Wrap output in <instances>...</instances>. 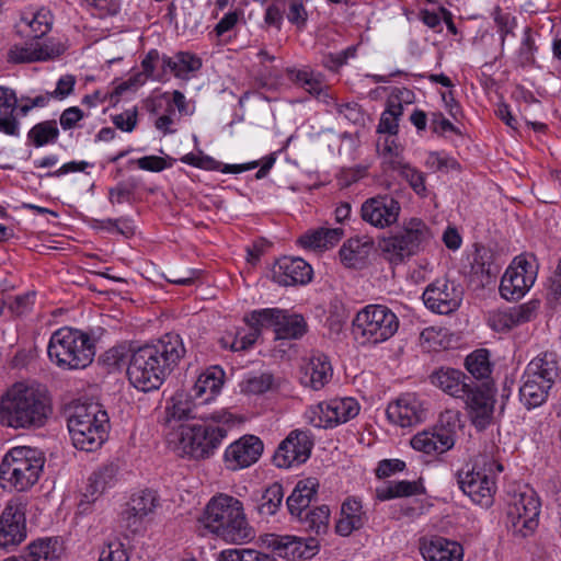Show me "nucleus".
Instances as JSON below:
<instances>
[{
  "label": "nucleus",
  "mask_w": 561,
  "mask_h": 561,
  "mask_svg": "<svg viewBox=\"0 0 561 561\" xmlns=\"http://www.w3.org/2000/svg\"><path fill=\"white\" fill-rule=\"evenodd\" d=\"M22 23L28 28L27 36L38 41L51 30L53 15L48 10L41 9L33 14L32 19L23 18Z\"/></svg>",
  "instance_id": "nucleus-43"
},
{
  "label": "nucleus",
  "mask_w": 561,
  "mask_h": 561,
  "mask_svg": "<svg viewBox=\"0 0 561 561\" xmlns=\"http://www.w3.org/2000/svg\"><path fill=\"white\" fill-rule=\"evenodd\" d=\"M465 366L474 379L481 381L480 385L488 382L492 388L493 394L495 393L493 382L491 381L492 365L488 350L480 348L469 354L466 357Z\"/></svg>",
  "instance_id": "nucleus-37"
},
{
  "label": "nucleus",
  "mask_w": 561,
  "mask_h": 561,
  "mask_svg": "<svg viewBox=\"0 0 561 561\" xmlns=\"http://www.w3.org/2000/svg\"><path fill=\"white\" fill-rule=\"evenodd\" d=\"M49 413L50 404L46 393L24 382L14 383L0 401V423L8 427H41Z\"/></svg>",
  "instance_id": "nucleus-3"
},
{
  "label": "nucleus",
  "mask_w": 561,
  "mask_h": 561,
  "mask_svg": "<svg viewBox=\"0 0 561 561\" xmlns=\"http://www.w3.org/2000/svg\"><path fill=\"white\" fill-rule=\"evenodd\" d=\"M537 264L533 255H517L501 279L500 293L506 300L520 299L534 285Z\"/></svg>",
  "instance_id": "nucleus-14"
},
{
  "label": "nucleus",
  "mask_w": 561,
  "mask_h": 561,
  "mask_svg": "<svg viewBox=\"0 0 561 561\" xmlns=\"http://www.w3.org/2000/svg\"><path fill=\"white\" fill-rule=\"evenodd\" d=\"M185 353L183 340L175 333H167L154 343L138 347L127 367L130 383L144 392L159 389Z\"/></svg>",
  "instance_id": "nucleus-1"
},
{
  "label": "nucleus",
  "mask_w": 561,
  "mask_h": 561,
  "mask_svg": "<svg viewBox=\"0 0 561 561\" xmlns=\"http://www.w3.org/2000/svg\"><path fill=\"white\" fill-rule=\"evenodd\" d=\"M304 89L325 103H329V100L333 101V98L329 95L328 87L323 84L320 76L314 75V72H311L308 83L304 85Z\"/></svg>",
  "instance_id": "nucleus-53"
},
{
  "label": "nucleus",
  "mask_w": 561,
  "mask_h": 561,
  "mask_svg": "<svg viewBox=\"0 0 561 561\" xmlns=\"http://www.w3.org/2000/svg\"><path fill=\"white\" fill-rule=\"evenodd\" d=\"M367 518L363 512L359 501L347 499L341 507V516L335 525V530L341 536H350L353 531L360 529Z\"/></svg>",
  "instance_id": "nucleus-33"
},
{
  "label": "nucleus",
  "mask_w": 561,
  "mask_h": 561,
  "mask_svg": "<svg viewBox=\"0 0 561 561\" xmlns=\"http://www.w3.org/2000/svg\"><path fill=\"white\" fill-rule=\"evenodd\" d=\"M334 104L336 111L353 124L364 123V114L362 112L360 106L357 103Z\"/></svg>",
  "instance_id": "nucleus-56"
},
{
  "label": "nucleus",
  "mask_w": 561,
  "mask_h": 561,
  "mask_svg": "<svg viewBox=\"0 0 561 561\" xmlns=\"http://www.w3.org/2000/svg\"><path fill=\"white\" fill-rule=\"evenodd\" d=\"M460 426V413L456 410H446L439 415L437 424L434 426L439 433L447 432L455 440L457 428Z\"/></svg>",
  "instance_id": "nucleus-50"
},
{
  "label": "nucleus",
  "mask_w": 561,
  "mask_h": 561,
  "mask_svg": "<svg viewBox=\"0 0 561 561\" xmlns=\"http://www.w3.org/2000/svg\"><path fill=\"white\" fill-rule=\"evenodd\" d=\"M403 114V106L399 98H391L388 101L387 108L381 114L377 131L380 134H388L396 136L398 133V121Z\"/></svg>",
  "instance_id": "nucleus-42"
},
{
  "label": "nucleus",
  "mask_w": 561,
  "mask_h": 561,
  "mask_svg": "<svg viewBox=\"0 0 561 561\" xmlns=\"http://www.w3.org/2000/svg\"><path fill=\"white\" fill-rule=\"evenodd\" d=\"M114 125L123 131H131L137 124L136 110L126 111L113 117Z\"/></svg>",
  "instance_id": "nucleus-64"
},
{
  "label": "nucleus",
  "mask_w": 561,
  "mask_h": 561,
  "mask_svg": "<svg viewBox=\"0 0 561 561\" xmlns=\"http://www.w3.org/2000/svg\"><path fill=\"white\" fill-rule=\"evenodd\" d=\"M162 67H168L175 77L185 79L188 72L197 71L202 67V60L194 54L180 51L174 58L163 55Z\"/></svg>",
  "instance_id": "nucleus-38"
},
{
  "label": "nucleus",
  "mask_w": 561,
  "mask_h": 561,
  "mask_svg": "<svg viewBox=\"0 0 561 561\" xmlns=\"http://www.w3.org/2000/svg\"><path fill=\"white\" fill-rule=\"evenodd\" d=\"M158 505L156 492L144 490L133 495L128 507L122 513V522L131 533L142 528V520L152 514Z\"/></svg>",
  "instance_id": "nucleus-25"
},
{
  "label": "nucleus",
  "mask_w": 561,
  "mask_h": 561,
  "mask_svg": "<svg viewBox=\"0 0 561 561\" xmlns=\"http://www.w3.org/2000/svg\"><path fill=\"white\" fill-rule=\"evenodd\" d=\"M142 72L146 78L162 81L169 70L168 67H162V56L156 49L148 51L141 61Z\"/></svg>",
  "instance_id": "nucleus-48"
},
{
  "label": "nucleus",
  "mask_w": 561,
  "mask_h": 561,
  "mask_svg": "<svg viewBox=\"0 0 561 561\" xmlns=\"http://www.w3.org/2000/svg\"><path fill=\"white\" fill-rule=\"evenodd\" d=\"M249 321V330L234 329L227 331L220 339L219 343L222 348H228L232 352L244 351L251 347L256 341L260 330L251 321V317L247 319Z\"/></svg>",
  "instance_id": "nucleus-35"
},
{
  "label": "nucleus",
  "mask_w": 561,
  "mask_h": 561,
  "mask_svg": "<svg viewBox=\"0 0 561 561\" xmlns=\"http://www.w3.org/2000/svg\"><path fill=\"white\" fill-rule=\"evenodd\" d=\"M489 323L495 331H506L515 328L510 309L492 313L489 317Z\"/></svg>",
  "instance_id": "nucleus-58"
},
{
  "label": "nucleus",
  "mask_w": 561,
  "mask_h": 561,
  "mask_svg": "<svg viewBox=\"0 0 561 561\" xmlns=\"http://www.w3.org/2000/svg\"><path fill=\"white\" fill-rule=\"evenodd\" d=\"M64 547L57 538L38 539L30 543L22 561H60Z\"/></svg>",
  "instance_id": "nucleus-34"
},
{
  "label": "nucleus",
  "mask_w": 561,
  "mask_h": 561,
  "mask_svg": "<svg viewBox=\"0 0 561 561\" xmlns=\"http://www.w3.org/2000/svg\"><path fill=\"white\" fill-rule=\"evenodd\" d=\"M474 262L481 266V272L486 275H496L501 267L495 262L493 252L485 248L477 250Z\"/></svg>",
  "instance_id": "nucleus-52"
},
{
  "label": "nucleus",
  "mask_w": 561,
  "mask_h": 561,
  "mask_svg": "<svg viewBox=\"0 0 561 561\" xmlns=\"http://www.w3.org/2000/svg\"><path fill=\"white\" fill-rule=\"evenodd\" d=\"M118 467L114 463L101 466L92 472L88 479V484L83 493V502H95L108 488L116 483Z\"/></svg>",
  "instance_id": "nucleus-31"
},
{
  "label": "nucleus",
  "mask_w": 561,
  "mask_h": 561,
  "mask_svg": "<svg viewBox=\"0 0 561 561\" xmlns=\"http://www.w3.org/2000/svg\"><path fill=\"white\" fill-rule=\"evenodd\" d=\"M399 174L407 180L411 188L421 196L426 194L425 175L423 172L407 163L399 171Z\"/></svg>",
  "instance_id": "nucleus-49"
},
{
  "label": "nucleus",
  "mask_w": 561,
  "mask_h": 561,
  "mask_svg": "<svg viewBox=\"0 0 561 561\" xmlns=\"http://www.w3.org/2000/svg\"><path fill=\"white\" fill-rule=\"evenodd\" d=\"M191 393L184 391L175 392L165 408L167 421L182 422L190 419L208 420V414L201 412V403Z\"/></svg>",
  "instance_id": "nucleus-27"
},
{
  "label": "nucleus",
  "mask_w": 561,
  "mask_h": 561,
  "mask_svg": "<svg viewBox=\"0 0 561 561\" xmlns=\"http://www.w3.org/2000/svg\"><path fill=\"white\" fill-rule=\"evenodd\" d=\"M287 19L290 23L296 24L298 27H301L306 24L308 13L301 0L290 1Z\"/></svg>",
  "instance_id": "nucleus-55"
},
{
  "label": "nucleus",
  "mask_w": 561,
  "mask_h": 561,
  "mask_svg": "<svg viewBox=\"0 0 561 561\" xmlns=\"http://www.w3.org/2000/svg\"><path fill=\"white\" fill-rule=\"evenodd\" d=\"M455 440L447 432L439 433L434 426L415 434L411 438V446L417 451L424 454H443L451 449Z\"/></svg>",
  "instance_id": "nucleus-30"
},
{
  "label": "nucleus",
  "mask_w": 561,
  "mask_h": 561,
  "mask_svg": "<svg viewBox=\"0 0 561 561\" xmlns=\"http://www.w3.org/2000/svg\"><path fill=\"white\" fill-rule=\"evenodd\" d=\"M538 301H529L517 307L511 308L510 312L513 318V322L515 327L524 324L533 320L538 310Z\"/></svg>",
  "instance_id": "nucleus-51"
},
{
  "label": "nucleus",
  "mask_w": 561,
  "mask_h": 561,
  "mask_svg": "<svg viewBox=\"0 0 561 561\" xmlns=\"http://www.w3.org/2000/svg\"><path fill=\"white\" fill-rule=\"evenodd\" d=\"M462 296V288L454 280L438 278L426 287L423 301L432 311L449 314L459 308Z\"/></svg>",
  "instance_id": "nucleus-17"
},
{
  "label": "nucleus",
  "mask_w": 561,
  "mask_h": 561,
  "mask_svg": "<svg viewBox=\"0 0 561 561\" xmlns=\"http://www.w3.org/2000/svg\"><path fill=\"white\" fill-rule=\"evenodd\" d=\"M45 455L37 448L16 446L11 448L0 463V482L19 492L37 483L45 465Z\"/></svg>",
  "instance_id": "nucleus-9"
},
{
  "label": "nucleus",
  "mask_w": 561,
  "mask_h": 561,
  "mask_svg": "<svg viewBox=\"0 0 561 561\" xmlns=\"http://www.w3.org/2000/svg\"><path fill=\"white\" fill-rule=\"evenodd\" d=\"M305 419L317 428H333L329 401L309 407L305 412Z\"/></svg>",
  "instance_id": "nucleus-46"
},
{
  "label": "nucleus",
  "mask_w": 561,
  "mask_h": 561,
  "mask_svg": "<svg viewBox=\"0 0 561 561\" xmlns=\"http://www.w3.org/2000/svg\"><path fill=\"white\" fill-rule=\"evenodd\" d=\"M400 211V203L389 195H378L368 198L360 207L363 220L379 229L394 225L398 221Z\"/></svg>",
  "instance_id": "nucleus-21"
},
{
  "label": "nucleus",
  "mask_w": 561,
  "mask_h": 561,
  "mask_svg": "<svg viewBox=\"0 0 561 561\" xmlns=\"http://www.w3.org/2000/svg\"><path fill=\"white\" fill-rule=\"evenodd\" d=\"M299 243L301 247L307 248V249H312V250L325 249V243L323 242L322 228L301 236L299 238Z\"/></svg>",
  "instance_id": "nucleus-62"
},
{
  "label": "nucleus",
  "mask_w": 561,
  "mask_h": 561,
  "mask_svg": "<svg viewBox=\"0 0 561 561\" xmlns=\"http://www.w3.org/2000/svg\"><path fill=\"white\" fill-rule=\"evenodd\" d=\"M225 371L213 366L203 371L192 388V396L201 400V404H207L215 399L224 386Z\"/></svg>",
  "instance_id": "nucleus-29"
},
{
  "label": "nucleus",
  "mask_w": 561,
  "mask_h": 561,
  "mask_svg": "<svg viewBox=\"0 0 561 561\" xmlns=\"http://www.w3.org/2000/svg\"><path fill=\"white\" fill-rule=\"evenodd\" d=\"M263 543L279 558L288 560H307L319 550V541L313 537L305 539L291 535L266 534Z\"/></svg>",
  "instance_id": "nucleus-18"
},
{
  "label": "nucleus",
  "mask_w": 561,
  "mask_h": 561,
  "mask_svg": "<svg viewBox=\"0 0 561 561\" xmlns=\"http://www.w3.org/2000/svg\"><path fill=\"white\" fill-rule=\"evenodd\" d=\"M204 525L228 542L240 543L254 537L253 528L247 520L243 504L227 494L214 496L208 502Z\"/></svg>",
  "instance_id": "nucleus-4"
},
{
  "label": "nucleus",
  "mask_w": 561,
  "mask_h": 561,
  "mask_svg": "<svg viewBox=\"0 0 561 561\" xmlns=\"http://www.w3.org/2000/svg\"><path fill=\"white\" fill-rule=\"evenodd\" d=\"M26 538L24 505L9 502L0 516V548L10 550Z\"/></svg>",
  "instance_id": "nucleus-20"
},
{
  "label": "nucleus",
  "mask_w": 561,
  "mask_h": 561,
  "mask_svg": "<svg viewBox=\"0 0 561 561\" xmlns=\"http://www.w3.org/2000/svg\"><path fill=\"white\" fill-rule=\"evenodd\" d=\"M420 551L426 561H462V546L440 536L424 537L420 540Z\"/></svg>",
  "instance_id": "nucleus-26"
},
{
  "label": "nucleus",
  "mask_w": 561,
  "mask_h": 561,
  "mask_svg": "<svg viewBox=\"0 0 561 561\" xmlns=\"http://www.w3.org/2000/svg\"><path fill=\"white\" fill-rule=\"evenodd\" d=\"M284 490L282 484L275 482L271 484L262 495L259 513L262 516H273L282 506Z\"/></svg>",
  "instance_id": "nucleus-45"
},
{
  "label": "nucleus",
  "mask_w": 561,
  "mask_h": 561,
  "mask_svg": "<svg viewBox=\"0 0 561 561\" xmlns=\"http://www.w3.org/2000/svg\"><path fill=\"white\" fill-rule=\"evenodd\" d=\"M540 502L533 490L514 493L507 505V527L513 536L526 538L538 527Z\"/></svg>",
  "instance_id": "nucleus-13"
},
{
  "label": "nucleus",
  "mask_w": 561,
  "mask_h": 561,
  "mask_svg": "<svg viewBox=\"0 0 561 561\" xmlns=\"http://www.w3.org/2000/svg\"><path fill=\"white\" fill-rule=\"evenodd\" d=\"M251 321L260 331L261 328H274L278 339H299L307 332L302 316L278 308L255 310L251 313Z\"/></svg>",
  "instance_id": "nucleus-15"
},
{
  "label": "nucleus",
  "mask_w": 561,
  "mask_h": 561,
  "mask_svg": "<svg viewBox=\"0 0 561 561\" xmlns=\"http://www.w3.org/2000/svg\"><path fill=\"white\" fill-rule=\"evenodd\" d=\"M417 485L410 481H391L376 489V497L379 501H388L401 496H410L415 494Z\"/></svg>",
  "instance_id": "nucleus-44"
},
{
  "label": "nucleus",
  "mask_w": 561,
  "mask_h": 561,
  "mask_svg": "<svg viewBox=\"0 0 561 561\" xmlns=\"http://www.w3.org/2000/svg\"><path fill=\"white\" fill-rule=\"evenodd\" d=\"M330 510L327 505H320L313 510H307L298 516V520L309 533L323 535L329 527Z\"/></svg>",
  "instance_id": "nucleus-40"
},
{
  "label": "nucleus",
  "mask_w": 561,
  "mask_h": 561,
  "mask_svg": "<svg viewBox=\"0 0 561 561\" xmlns=\"http://www.w3.org/2000/svg\"><path fill=\"white\" fill-rule=\"evenodd\" d=\"M427 165L436 171L457 169L459 167L458 162L447 156H443L437 152H433L428 156Z\"/></svg>",
  "instance_id": "nucleus-59"
},
{
  "label": "nucleus",
  "mask_w": 561,
  "mask_h": 561,
  "mask_svg": "<svg viewBox=\"0 0 561 561\" xmlns=\"http://www.w3.org/2000/svg\"><path fill=\"white\" fill-rule=\"evenodd\" d=\"M503 471V466L490 454L474 457L471 468L457 474L459 488L471 501L484 507L493 503L496 490L495 477Z\"/></svg>",
  "instance_id": "nucleus-10"
},
{
  "label": "nucleus",
  "mask_w": 561,
  "mask_h": 561,
  "mask_svg": "<svg viewBox=\"0 0 561 561\" xmlns=\"http://www.w3.org/2000/svg\"><path fill=\"white\" fill-rule=\"evenodd\" d=\"M374 242L368 237L348 239L340 250V257L346 267H357L367 257Z\"/></svg>",
  "instance_id": "nucleus-36"
},
{
  "label": "nucleus",
  "mask_w": 561,
  "mask_h": 561,
  "mask_svg": "<svg viewBox=\"0 0 561 561\" xmlns=\"http://www.w3.org/2000/svg\"><path fill=\"white\" fill-rule=\"evenodd\" d=\"M319 483L316 479L308 478L297 482L291 494L287 497L286 504L291 516L298 517L309 508L311 501L316 497Z\"/></svg>",
  "instance_id": "nucleus-32"
},
{
  "label": "nucleus",
  "mask_w": 561,
  "mask_h": 561,
  "mask_svg": "<svg viewBox=\"0 0 561 561\" xmlns=\"http://www.w3.org/2000/svg\"><path fill=\"white\" fill-rule=\"evenodd\" d=\"M14 112H5L0 114V133L8 136H19L20 123L13 115Z\"/></svg>",
  "instance_id": "nucleus-63"
},
{
  "label": "nucleus",
  "mask_w": 561,
  "mask_h": 561,
  "mask_svg": "<svg viewBox=\"0 0 561 561\" xmlns=\"http://www.w3.org/2000/svg\"><path fill=\"white\" fill-rule=\"evenodd\" d=\"M99 561H128V554L121 542H112L102 550Z\"/></svg>",
  "instance_id": "nucleus-57"
},
{
  "label": "nucleus",
  "mask_w": 561,
  "mask_h": 561,
  "mask_svg": "<svg viewBox=\"0 0 561 561\" xmlns=\"http://www.w3.org/2000/svg\"><path fill=\"white\" fill-rule=\"evenodd\" d=\"M135 162L139 169L149 172H161L168 167L165 160L158 156H145L135 160Z\"/></svg>",
  "instance_id": "nucleus-60"
},
{
  "label": "nucleus",
  "mask_w": 561,
  "mask_h": 561,
  "mask_svg": "<svg viewBox=\"0 0 561 561\" xmlns=\"http://www.w3.org/2000/svg\"><path fill=\"white\" fill-rule=\"evenodd\" d=\"M263 449L264 445L259 437L244 435L226 449V467L230 470L248 468L259 460Z\"/></svg>",
  "instance_id": "nucleus-23"
},
{
  "label": "nucleus",
  "mask_w": 561,
  "mask_h": 561,
  "mask_svg": "<svg viewBox=\"0 0 561 561\" xmlns=\"http://www.w3.org/2000/svg\"><path fill=\"white\" fill-rule=\"evenodd\" d=\"M424 402L414 393H404L388 404V420L400 427H410L426 419Z\"/></svg>",
  "instance_id": "nucleus-22"
},
{
  "label": "nucleus",
  "mask_w": 561,
  "mask_h": 561,
  "mask_svg": "<svg viewBox=\"0 0 561 561\" xmlns=\"http://www.w3.org/2000/svg\"><path fill=\"white\" fill-rule=\"evenodd\" d=\"M67 426L77 449L94 451L106 440L110 419L100 403L78 402L69 411Z\"/></svg>",
  "instance_id": "nucleus-7"
},
{
  "label": "nucleus",
  "mask_w": 561,
  "mask_h": 561,
  "mask_svg": "<svg viewBox=\"0 0 561 561\" xmlns=\"http://www.w3.org/2000/svg\"><path fill=\"white\" fill-rule=\"evenodd\" d=\"M76 84V78L72 75L62 76L56 85V89L50 92V96L54 99L62 100L70 95Z\"/></svg>",
  "instance_id": "nucleus-61"
},
{
  "label": "nucleus",
  "mask_w": 561,
  "mask_h": 561,
  "mask_svg": "<svg viewBox=\"0 0 561 561\" xmlns=\"http://www.w3.org/2000/svg\"><path fill=\"white\" fill-rule=\"evenodd\" d=\"M272 278L282 286L304 285L311 280L312 268L301 257L283 256L274 264Z\"/></svg>",
  "instance_id": "nucleus-24"
},
{
  "label": "nucleus",
  "mask_w": 561,
  "mask_h": 561,
  "mask_svg": "<svg viewBox=\"0 0 561 561\" xmlns=\"http://www.w3.org/2000/svg\"><path fill=\"white\" fill-rule=\"evenodd\" d=\"M332 375L329 357L322 353H313L304 368L301 382L313 390H320L329 383Z\"/></svg>",
  "instance_id": "nucleus-28"
},
{
  "label": "nucleus",
  "mask_w": 561,
  "mask_h": 561,
  "mask_svg": "<svg viewBox=\"0 0 561 561\" xmlns=\"http://www.w3.org/2000/svg\"><path fill=\"white\" fill-rule=\"evenodd\" d=\"M430 378L435 387L466 401L476 428L483 431L492 423L495 400L488 382L476 385L462 371L454 368H439Z\"/></svg>",
  "instance_id": "nucleus-2"
},
{
  "label": "nucleus",
  "mask_w": 561,
  "mask_h": 561,
  "mask_svg": "<svg viewBox=\"0 0 561 561\" xmlns=\"http://www.w3.org/2000/svg\"><path fill=\"white\" fill-rule=\"evenodd\" d=\"M204 424L181 425L176 434L178 450L195 459L209 457L226 438L232 415L224 410L208 414Z\"/></svg>",
  "instance_id": "nucleus-5"
},
{
  "label": "nucleus",
  "mask_w": 561,
  "mask_h": 561,
  "mask_svg": "<svg viewBox=\"0 0 561 561\" xmlns=\"http://www.w3.org/2000/svg\"><path fill=\"white\" fill-rule=\"evenodd\" d=\"M59 137V129L55 119L44 121L34 125L27 133L28 141L36 148L54 144Z\"/></svg>",
  "instance_id": "nucleus-41"
},
{
  "label": "nucleus",
  "mask_w": 561,
  "mask_h": 561,
  "mask_svg": "<svg viewBox=\"0 0 561 561\" xmlns=\"http://www.w3.org/2000/svg\"><path fill=\"white\" fill-rule=\"evenodd\" d=\"M274 377L270 373H261L257 375H249L241 383V391L248 394H262L272 389Z\"/></svg>",
  "instance_id": "nucleus-47"
},
{
  "label": "nucleus",
  "mask_w": 561,
  "mask_h": 561,
  "mask_svg": "<svg viewBox=\"0 0 561 561\" xmlns=\"http://www.w3.org/2000/svg\"><path fill=\"white\" fill-rule=\"evenodd\" d=\"M561 357L554 351H543L526 366L519 388L520 401L528 408L543 404L560 380Z\"/></svg>",
  "instance_id": "nucleus-6"
},
{
  "label": "nucleus",
  "mask_w": 561,
  "mask_h": 561,
  "mask_svg": "<svg viewBox=\"0 0 561 561\" xmlns=\"http://www.w3.org/2000/svg\"><path fill=\"white\" fill-rule=\"evenodd\" d=\"M430 238L431 232L426 225L420 219L412 218L398 233L382 239L379 248L387 261L398 264L416 254Z\"/></svg>",
  "instance_id": "nucleus-12"
},
{
  "label": "nucleus",
  "mask_w": 561,
  "mask_h": 561,
  "mask_svg": "<svg viewBox=\"0 0 561 561\" xmlns=\"http://www.w3.org/2000/svg\"><path fill=\"white\" fill-rule=\"evenodd\" d=\"M332 427L346 423L358 415L360 405L354 398H334L329 400Z\"/></svg>",
  "instance_id": "nucleus-39"
},
{
  "label": "nucleus",
  "mask_w": 561,
  "mask_h": 561,
  "mask_svg": "<svg viewBox=\"0 0 561 561\" xmlns=\"http://www.w3.org/2000/svg\"><path fill=\"white\" fill-rule=\"evenodd\" d=\"M198 271L186 268L183 271L170 270L168 275H165V279L175 285H191L197 278Z\"/></svg>",
  "instance_id": "nucleus-54"
},
{
  "label": "nucleus",
  "mask_w": 561,
  "mask_h": 561,
  "mask_svg": "<svg viewBox=\"0 0 561 561\" xmlns=\"http://www.w3.org/2000/svg\"><path fill=\"white\" fill-rule=\"evenodd\" d=\"M66 51V45L57 38L44 42L34 41L13 45L7 55L11 64L45 62L60 57Z\"/></svg>",
  "instance_id": "nucleus-16"
},
{
  "label": "nucleus",
  "mask_w": 561,
  "mask_h": 561,
  "mask_svg": "<svg viewBox=\"0 0 561 561\" xmlns=\"http://www.w3.org/2000/svg\"><path fill=\"white\" fill-rule=\"evenodd\" d=\"M313 443L307 431L295 430L279 444L273 461L278 468H289L307 461Z\"/></svg>",
  "instance_id": "nucleus-19"
},
{
  "label": "nucleus",
  "mask_w": 561,
  "mask_h": 561,
  "mask_svg": "<svg viewBox=\"0 0 561 561\" xmlns=\"http://www.w3.org/2000/svg\"><path fill=\"white\" fill-rule=\"evenodd\" d=\"M47 353L60 368L82 369L93 362L95 347L88 334L65 327L51 334Z\"/></svg>",
  "instance_id": "nucleus-8"
},
{
  "label": "nucleus",
  "mask_w": 561,
  "mask_h": 561,
  "mask_svg": "<svg viewBox=\"0 0 561 561\" xmlns=\"http://www.w3.org/2000/svg\"><path fill=\"white\" fill-rule=\"evenodd\" d=\"M353 333L363 344H378L392 337L399 329V319L385 305H368L352 322Z\"/></svg>",
  "instance_id": "nucleus-11"
}]
</instances>
